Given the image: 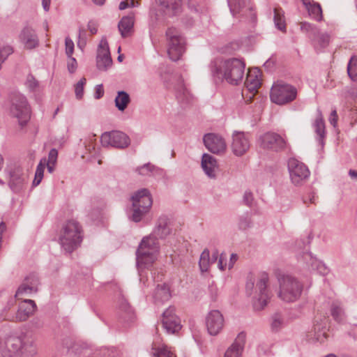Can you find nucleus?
Returning a JSON list of instances; mask_svg holds the SVG:
<instances>
[{
	"mask_svg": "<svg viewBox=\"0 0 357 357\" xmlns=\"http://www.w3.org/2000/svg\"><path fill=\"white\" fill-rule=\"evenodd\" d=\"M37 354V347L31 337L25 334L19 336L8 335L6 347L2 351L3 357H33Z\"/></svg>",
	"mask_w": 357,
	"mask_h": 357,
	"instance_id": "nucleus-1",
	"label": "nucleus"
},
{
	"mask_svg": "<svg viewBox=\"0 0 357 357\" xmlns=\"http://www.w3.org/2000/svg\"><path fill=\"white\" fill-rule=\"evenodd\" d=\"M82 228L75 220H68L62 227L59 241L63 250L72 253L80 246L82 241Z\"/></svg>",
	"mask_w": 357,
	"mask_h": 357,
	"instance_id": "nucleus-2",
	"label": "nucleus"
},
{
	"mask_svg": "<svg viewBox=\"0 0 357 357\" xmlns=\"http://www.w3.org/2000/svg\"><path fill=\"white\" fill-rule=\"evenodd\" d=\"M245 67L243 61L234 58L225 61L218 67H214L212 72L219 79H225L228 83L237 85L243 77Z\"/></svg>",
	"mask_w": 357,
	"mask_h": 357,
	"instance_id": "nucleus-3",
	"label": "nucleus"
},
{
	"mask_svg": "<svg viewBox=\"0 0 357 357\" xmlns=\"http://www.w3.org/2000/svg\"><path fill=\"white\" fill-rule=\"evenodd\" d=\"M131 200L132 202L131 219L132 221L138 222L149 211L153 204L152 197L147 188H142L133 194Z\"/></svg>",
	"mask_w": 357,
	"mask_h": 357,
	"instance_id": "nucleus-4",
	"label": "nucleus"
},
{
	"mask_svg": "<svg viewBox=\"0 0 357 357\" xmlns=\"http://www.w3.org/2000/svg\"><path fill=\"white\" fill-rule=\"evenodd\" d=\"M167 54L173 61H178L185 51V38L181 31L175 27L167 29Z\"/></svg>",
	"mask_w": 357,
	"mask_h": 357,
	"instance_id": "nucleus-5",
	"label": "nucleus"
},
{
	"mask_svg": "<svg viewBox=\"0 0 357 357\" xmlns=\"http://www.w3.org/2000/svg\"><path fill=\"white\" fill-rule=\"evenodd\" d=\"M10 114L17 119L19 125L22 128L31 118L30 106L26 98L20 93H15L11 98Z\"/></svg>",
	"mask_w": 357,
	"mask_h": 357,
	"instance_id": "nucleus-6",
	"label": "nucleus"
},
{
	"mask_svg": "<svg viewBox=\"0 0 357 357\" xmlns=\"http://www.w3.org/2000/svg\"><path fill=\"white\" fill-rule=\"evenodd\" d=\"M272 102L283 105L290 102V84L282 79L275 81L270 91Z\"/></svg>",
	"mask_w": 357,
	"mask_h": 357,
	"instance_id": "nucleus-7",
	"label": "nucleus"
},
{
	"mask_svg": "<svg viewBox=\"0 0 357 357\" xmlns=\"http://www.w3.org/2000/svg\"><path fill=\"white\" fill-rule=\"evenodd\" d=\"M101 143L103 146H113L124 149L130 144V137L124 132L119 130L105 132L101 135Z\"/></svg>",
	"mask_w": 357,
	"mask_h": 357,
	"instance_id": "nucleus-8",
	"label": "nucleus"
},
{
	"mask_svg": "<svg viewBox=\"0 0 357 357\" xmlns=\"http://www.w3.org/2000/svg\"><path fill=\"white\" fill-rule=\"evenodd\" d=\"M269 278L268 273L264 272L260 275L259 281L257 283V288L259 291L257 296L253 298V307L255 310H261L267 305L270 296L267 290V284Z\"/></svg>",
	"mask_w": 357,
	"mask_h": 357,
	"instance_id": "nucleus-9",
	"label": "nucleus"
},
{
	"mask_svg": "<svg viewBox=\"0 0 357 357\" xmlns=\"http://www.w3.org/2000/svg\"><path fill=\"white\" fill-rule=\"evenodd\" d=\"M259 144L264 149L280 151L286 147L287 142L279 134L267 132L259 137Z\"/></svg>",
	"mask_w": 357,
	"mask_h": 357,
	"instance_id": "nucleus-10",
	"label": "nucleus"
},
{
	"mask_svg": "<svg viewBox=\"0 0 357 357\" xmlns=\"http://www.w3.org/2000/svg\"><path fill=\"white\" fill-rule=\"evenodd\" d=\"M175 307L169 306L163 313L162 324L167 333L174 334L181 328V320L175 313Z\"/></svg>",
	"mask_w": 357,
	"mask_h": 357,
	"instance_id": "nucleus-11",
	"label": "nucleus"
},
{
	"mask_svg": "<svg viewBox=\"0 0 357 357\" xmlns=\"http://www.w3.org/2000/svg\"><path fill=\"white\" fill-rule=\"evenodd\" d=\"M112 64L109 45L105 38H102L98 48L96 66L100 70H107Z\"/></svg>",
	"mask_w": 357,
	"mask_h": 357,
	"instance_id": "nucleus-12",
	"label": "nucleus"
},
{
	"mask_svg": "<svg viewBox=\"0 0 357 357\" xmlns=\"http://www.w3.org/2000/svg\"><path fill=\"white\" fill-rule=\"evenodd\" d=\"M162 15L174 17L182 12V0H155Z\"/></svg>",
	"mask_w": 357,
	"mask_h": 357,
	"instance_id": "nucleus-13",
	"label": "nucleus"
},
{
	"mask_svg": "<svg viewBox=\"0 0 357 357\" xmlns=\"http://www.w3.org/2000/svg\"><path fill=\"white\" fill-rule=\"evenodd\" d=\"M28 183L27 176L20 167L13 168L10 172L8 185L14 192H20L25 188Z\"/></svg>",
	"mask_w": 357,
	"mask_h": 357,
	"instance_id": "nucleus-14",
	"label": "nucleus"
},
{
	"mask_svg": "<svg viewBox=\"0 0 357 357\" xmlns=\"http://www.w3.org/2000/svg\"><path fill=\"white\" fill-rule=\"evenodd\" d=\"M204 144L207 149L213 153H220L226 150L225 139L218 135L208 133L204 136Z\"/></svg>",
	"mask_w": 357,
	"mask_h": 357,
	"instance_id": "nucleus-15",
	"label": "nucleus"
},
{
	"mask_svg": "<svg viewBox=\"0 0 357 357\" xmlns=\"http://www.w3.org/2000/svg\"><path fill=\"white\" fill-rule=\"evenodd\" d=\"M206 324L210 335H218L224 326L222 314L218 310H211L206 317Z\"/></svg>",
	"mask_w": 357,
	"mask_h": 357,
	"instance_id": "nucleus-16",
	"label": "nucleus"
},
{
	"mask_svg": "<svg viewBox=\"0 0 357 357\" xmlns=\"http://www.w3.org/2000/svg\"><path fill=\"white\" fill-rule=\"evenodd\" d=\"M231 149L234 155L241 156L250 149L248 137L243 132H235L232 135Z\"/></svg>",
	"mask_w": 357,
	"mask_h": 357,
	"instance_id": "nucleus-17",
	"label": "nucleus"
},
{
	"mask_svg": "<svg viewBox=\"0 0 357 357\" xmlns=\"http://www.w3.org/2000/svg\"><path fill=\"white\" fill-rule=\"evenodd\" d=\"M310 176L308 168L301 162L291 158V183L299 184Z\"/></svg>",
	"mask_w": 357,
	"mask_h": 357,
	"instance_id": "nucleus-18",
	"label": "nucleus"
},
{
	"mask_svg": "<svg viewBox=\"0 0 357 357\" xmlns=\"http://www.w3.org/2000/svg\"><path fill=\"white\" fill-rule=\"evenodd\" d=\"M175 91L176 99L183 107H188L193 102L194 97L185 86L181 77H179L175 86Z\"/></svg>",
	"mask_w": 357,
	"mask_h": 357,
	"instance_id": "nucleus-19",
	"label": "nucleus"
},
{
	"mask_svg": "<svg viewBox=\"0 0 357 357\" xmlns=\"http://www.w3.org/2000/svg\"><path fill=\"white\" fill-rule=\"evenodd\" d=\"M25 48L31 50L39 45V40L35 30L30 26H25L19 36Z\"/></svg>",
	"mask_w": 357,
	"mask_h": 357,
	"instance_id": "nucleus-20",
	"label": "nucleus"
},
{
	"mask_svg": "<svg viewBox=\"0 0 357 357\" xmlns=\"http://www.w3.org/2000/svg\"><path fill=\"white\" fill-rule=\"evenodd\" d=\"M275 275L280 284L278 297L287 303L290 302V276L282 273L279 269L276 270Z\"/></svg>",
	"mask_w": 357,
	"mask_h": 357,
	"instance_id": "nucleus-21",
	"label": "nucleus"
},
{
	"mask_svg": "<svg viewBox=\"0 0 357 357\" xmlns=\"http://www.w3.org/2000/svg\"><path fill=\"white\" fill-rule=\"evenodd\" d=\"M171 232L169 218L165 215H160L156 221L155 227L152 234L158 238L165 239Z\"/></svg>",
	"mask_w": 357,
	"mask_h": 357,
	"instance_id": "nucleus-22",
	"label": "nucleus"
},
{
	"mask_svg": "<svg viewBox=\"0 0 357 357\" xmlns=\"http://www.w3.org/2000/svg\"><path fill=\"white\" fill-rule=\"evenodd\" d=\"M36 309V305L33 300L26 299L19 306L15 312V318L17 322L25 321L33 314Z\"/></svg>",
	"mask_w": 357,
	"mask_h": 357,
	"instance_id": "nucleus-23",
	"label": "nucleus"
},
{
	"mask_svg": "<svg viewBox=\"0 0 357 357\" xmlns=\"http://www.w3.org/2000/svg\"><path fill=\"white\" fill-rule=\"evenodd\" d=\"M245 340V333H239L234 343L226 350L224 357H241L244 349Z\"/></svg>",
	"mask_w": 357,
	"mask_h": 357,
	"instance_id": "nucleus-24",
	"label": "nucleus"
},
{
	"mask_svg": "<svg viewBox=\"0 0 357 357\" xmlns=\"http://www.w3.org/2000/svg\"><path fill=\"white\" fill-rule=\"evenodd\" d=\"M156 253L157 252L137 250V266L139 271H142L144 268H149L152 266L156 259Z\"/></svg>",
	"mask_w": 357,
	"mask_h": 357,
	"instance_id": "nucleus-25",
	"label": "nucleus"
},
{
	"mask_svg": "<svg viewBox=\"0 0 357 357\" xmlns=\"http://www.w3.org/2000/svg\"><path fill=\"white\" fill-rule=\"evenodd\" d=\"M118 28L123 38L130 36L134 32V14L123 17L118 24Z\"/></svg>",
	"mask_w": 357,
	"mask_h": 357,
	"instance_id": "nucleus-26",
	"label": "nucleus"
},
{
	"mask_svg": "<svg viewBox=\"0 0 357 357\" xmlns=\"http://www.w3.org/2000/svg\"><path fill=\"white\" fill-rule=\"evenodd\" d=\"M310 18L320 22L323 19L322 9L320 4L314 0H301Z\"/></svg>",
	"mask_w": 357,
	"mask_h": 357,
	"instance_id": "nucleus-27",
	"label": "nucleus"
},
{
	"mask_svg": "<svg viewBox=\"0 0 357 357\" xmlns=\"http://www.w3.org/2000/svg\"><path fill=\"white\" fill-rule=\"evenodd\" d=\"M202 167L208 177L211 178H215V172L218 166L217 161L214 157L209 154L204 153L202 159Z\"/></svg>",
	"mask_w": 357,
	"mask_h": 357,
	"instance_id": "nucleus-28",
	"label": "nucleus"
},
{
	"mask_svg": "<svg viewBox=\"0 0 357 357\" xmlns=\"http://www.w3.org/2000/svg\"><path fill=\"white\" fill-rule=\"evenodd\" d=\"M119 319L121 321L129 324L134 321L135 314L130 304L123 298L119 303Z\"/></svg>",
	"mask_w": 357,
	"mask_h": 357,
	"instance_id": "nucleus-29",
	"label": "nucleus"
},
{
	"mask_svg": "<svg viewBox=\"0 0 357 357\" xmlns=\"http://www.w3.org/2000/svg\"><path fill=\"white\" fill-rule=\"evenodd\" d=\"M303 258L307 265L311 268L312 270L317 271L321 274H326L327 268L325 264L320 260L317 259L310 252L303 253Z\"/></svg>",
	"mask_w": 357,
	"mask_h": 357,
	"instance_id": "nucleus-30",
	"label": "nucleus"
},
{
	"mask_svg": "<svg viewBox=\"0 0 357 357\" xmlns=\"http://www.w3.org/2000/svg\"><path fill=\"white\" fill-rule=\"evenodd\" d=\"M158 239V238L151 233L149 236L142 238L137 249L140 250V251L144 250L151 252H158L159 250Z\"/></svg>",
	"mask_w": 357,
	"mask_h": 357,
	"instance_id": "nucleus-31",
	"label": "nucleus"
},
{
	"mask_svg": "<svg viewBox=\"0 0 357 357\" xmlns=\"http://www.w3.org/2000/svg\"><path fill=\"white\" fill-rule=\"evenodd\" d=\"M171 296L169 287L166 283L157 285L153 294L155 303H163L169 301Z\"/></svg>",
	"mask_w": 357,
	"mask_h": 357,
	"instance_id": "nucleus-32",
	"label": "nucleus"
},
{
	"mask_svg": "<svg viewBox=\"0 0 357 357\" xmlns=\"http://www.w3.org/2000/svg\"><path fill=\"white\" fill-rule=\"evenodd\" d=\"M314 130L318 135L317 141L319 144L324 146L325 137V123L322 114L320 110H317V116L314 123Z\"/></svg>",
	"mask_w": 357,
	"mask_h": 357,
	"instance_id": "nucleus-33",
	"label": "nucleus"
},
{
	"mask_svg": "<svg viewBox=\"0 0 357 357\" xmlns=\"http://www.w3.org/2000/svg\"><path fill=\"white\" fill-rule=\"evenodd\" d=\"M331 36L327 33H318L312 38V45L317 50H321L328 47L330 43Z\"/></svg>",
	"mask_w": 357,
	"mask_h": 357,
	"instance_id": "nucleus-34",
	"label": "nucleus"
},
{
	"mask_svg": "<svg viewBox=\"0 0 357 357\" xmlns=\"http://www.w3.org/2000/svg\"><path fill=\"white\" fill-rule=\"evenodd\" d=\"M115 106L119 111L123 112L129 105L130 98L129 94L124 91H120L117 93L115 98Z\"/></svg>",
	"mask_w": 357,
	"mask_h": 357,
	"instance_id": "nucleus-35",
	"label": "nucleus"
},
{
	"mask_svg": "<svg viewBox=\"0 0 357 357\" xmlns=\"http://www.w3.org/2000/svg\"><path fill=\"white\" fill-rule=\"evenodd\" d=\"M14 305L15 301L13 299H11L8 302L7 305L0 312V321H8L11 322H17L16 318H15V313L10 312L11 307Z\"/></svg>",
	"mask_w": 357,
	"mask_h": 357,
	"instance_id": "nucleus-36",
	"label": "nucleus"
},
{
	"mask_svg": "<svg viewBox=\"0 0 357 357\" xmlns=\"http://www.w3.org/2000/svg\"><path fill=\"white\" fill-rule=\"evenodd\" d=\"M151 350L153 357H176L167 345L155 347V344H153Z\"/></svg>",
	"mask_w": 357,
	"mask_h": 357,
	"instance_id": "nucleus-37",
	"label": "nucleus"
},
{
	"mask_svg": "<svg viewBox=\"0 0 357 357\" xmlns=\"http://www.w3.org/2000/svg\"><path fill=\"white\" fill-rule=\"evenodd\" d=\"M331 314L337 321H342L345 317L344 310L342 304L335 301L331 305Z\"/></svg>",
	"mask_w": 357,
	"mask_h": 357,
	"instance_id": "nucleus-38",
	"label": "nucleus"
},
{
	"mask_svg": "<svg viewBox=\"0 0 357 357\" xmlns=\"http://www.w3.org/2000/svg\"><path fill=\"white\" fill-rule=\"evenodd\" d=\"M303 283L296 278H291V301L297 300L303 291Z\"/></svg>",
	"mask_w": 357,
	"mask_h": 357,
	"instance_id": "nucleus-39",
	"label": "nucleus"
},
{
	"mask_svg": "<svg viewBox=\"0 0 357 357\" xmlns=\"http://www.w3.org/2000/svg\"><path fill=\"white\" fill-rule=\"evenodd\" d=\"M211 264V261L209 250L208 249H205L201 254L199 262V268L202 272L207 271Z\"/></svg>",
	"mask_w": 357,
	"mask_h": 357,
	"instance_id": "nucleus-40",
	"label": "nucleus"
},
{
	"mask_svg": "<svg viewBox=\"0 0 357 357\" xmlns=\"http://www.w3.org/2000/svg\"><path fill=\"white\" fill-rule=\"evenodd\" d=\"M245 84L248 88V89L251 91L254 92L257 90L258 88L261 86V82L257 78V76H253L250 73L248 75L245 80Z\"/></svg>",
	"mask_w": 357,
	"mask_h": 357,
	"instance_id": "nucleus-41",
	"label": "nucleus"
},
{
	"mask_svg": "<svg viewBox=\"0 0 357 357\" xmlns=\"http://www.w3.org/2000/svg\"><path fill=\"white\" fill-rule=\"evenodd\" d=\"M159 170V168L150 162L136 168L135 172L142 176H150L152 173Z\"/></svg>",
	"mask_w": 357,
	"mask_h": 357,
	"instance_id": "nucleus-42",
	"label": "nucleus"
},
{
	"mask_svg": "<svg viewBox=\"0 0 357 357\" xmlns=\"http://www.w3.org/2000/svg\"><path fill=\"white\" fill-rule=\"evenodd\" d=\"M301 30L308 35V37L312 38L318 33V28L309 22H303L300 24Z\"/></svg>",
	"mask_w": 357,
	"mask_h": 357,
	"instance_id": "nucleus-43",
	"label": "nucleus"
},
{
	"mask_svg": "<svg viewBox=\"0 0 357 357\" xmlns=\"http://www.w3.org/2000/svg\"><path fill=\"white\" fill-rule=\"evenodd\" d=\"M347 73L352 80L357 79V56H353L350 59L347 66Z\"/></svg>",
	"mask_w": 357,
	"mask_h": 357,
	"instance_id": "nucleus-44",
	"label": "nucleus"
},
{
	"mask_svg": "<svg viewBox=\"0 0 357 357\" xmlns=\"http://www.w3.org/2000/svg\"><path fill=\"white\" fill-rule=\"evenodd\" d=\"M40 160V163L38 165L36 173H35V178L33 181V185L36 186L39 185L43 178V174H44V169H45V164L46 162V159L44 158Z\"/></svg>",
	"mask_w": 357,
	"mask_h": 357,
	"instance_id": "nucleus-45",
	"label": "nucleus"
},
{
	"mask_svg": "<svg viewBox=\"0 0 357 357\" xmlns=\"http://www.w3.org/2000/svg\"><path fill=\"white\" fill-rule=\"evenodd\" d=\"M274 22L276 27L282 31H285L286 26L284 16L280 12V9L275 8L274 9Z\"/></svg>",
	"mask_w": 357,
	"mask_h": 357,
	"instance_id": "nucleus-46",
	"label": "nucleus"
},
{
	"mask_svg": "<svg viewBox=\"0 0 357 357\" xmlns=\"http://www.w3.org/2000/svg\"><path fill=\"white\" fill-rule=\"evenodd\" d=\"M230 11L233 15L239 13L243 8L245 6L244 0H227Z\"/></svg>",
	"mask_w": 357,
	"mask_h": 357,
	"instance_id": "nucleus-47",
	"label": "nucleus"
},
{
	"mask_svg": "<svg viewBox=\"0 0 357 357\" xmlns=\"http://www.w3.org/2000/svg\"><path fill=\"white\" fill-rule=\"evenodd\" d=\"M32 292H37V291L33 289V286H29L28 283L24 281L23 283L17 289L15 297L19 298L20 296L29 295Z\"/></svg>",
	"mask_w": 357,
	"mask_h": 357,
	"instance_id": "nucleus-48",
	"label": "nucleus"
},
{
	"mask_svg": "<svg viewBox=\"0 0 357 357\" xmlns=\"http://www.w3.org/2000/svg\"><path fill=\"white\" fill-rule=\"evenodd\" d=\"M13 53V48L10 45L3 46L0 49V70L2 63L7 59L9 55Z\"/></svg>",
	"mask_w": 357,
	"mask_h": 357,
	"instance_id": "nucleus-49",
	"label": "nucleus"
},
{
	"mask_svg": "<svg viewBox=\"0 0 357 357\" xmlns=\"http://www.w3.org/2000/svg\"><path fill=\"white\" fill-rule=\"evenodd\" d=\"M25 84L31 91H35L39 86L38 81L32 74L27 75Z\"/></svg>",
	"mask_w": 357,
	"mask_h": 357,
	"instance_id": "nucleus-50",
	"label": "nucleus"
},
{
	"mask_svg": "<svg viewBox=\"0 0 357 357\" xmlns=\"http://www.w3.org/2000/svg\"><path fill=\"white\" fill-rule=\"evenodd\" d=\"M62 344L68 349V351L72 350V352H76L78 349V344L70 337L63 338L62 340Z\"/></svg>",
	"mask_w": 357,
	"mask_h": 357,
	"instance_id": "nucleus-51",
	"label": "nucleus"
},
{
	"mask_svg": "<svg viewBox=\"0 0 357 357\" xmlns=\"http://www.w3.org/2000/svg\"><path fill=\"white\" fill-rule=\"evenodd\" d=\"M86 79L82 78L75 85V93L77 99H81L84 95V86L86 84Z\"/></svg>",
	"mask_w": 357,
	"mask_h": 357,
	"instance_id": "nucleus-52",
	"label": "nucleus"
},
{
	"mask_svg": "<svg viewBox=\"0 0 357 357\" xmlns=\"http://www.w3.org/2000/svg\"><path fill=\"white\" fill-rule=\"evenodd\" d=\"M283 319L279 314H275L273 317V321L271 323V329L273 331H278L282 326Z\"/></svg>",
	"mask_w": 357,
	"mask_h": 357,
	"instance_id": "nucleus-53",
	"label": "nucleus"
},
{
	"mask_svg": "<svg viewBox=\"0 0 357 357\" xmlns=\"http://www.w3.org/2000/svg\"><path fill=\"white\" fill-rule=\"evenodd\" d=\"M252 224L251 218L246 214L245 215H243L239 219L238 227L241 229H246L250 227Z\"/></svg>",
	"mask_w": 357,
	"mask_h": 357,
	"instance_id": "nucleus-54",
	"label": "nucleus"
},
{
	"mask_svg": "<svg viewBox=\"0 0 357 357\" xmlns=\"http://www.w3.org/2000/svg\"><path fill=\"white\" fill-rule=\"evenodd\" d=\"M25 282L28 283L29 286H33V289L38 291V286L39 284V279L38 277L34 274L31 273L28 275L24 280Z\"/></svg>",
	"mask_w": 357,
	"mask_h": 357,
	"instance_id": "nucleus-55",
	"label": "nucleus"
},
{
	"mask_svg": "<svg viewBox=\"0 0 357 357\" xmlns=\"http://www.w3.org/2000/svg\"><path fill=\"white\" fill-rule=\"evenodd\" d=\"M243 201L245 205L248 207H252L255 203L253 194L251 191L247 190L243 195Z\"/></svg>",
	"mask_w": 357,
	"mask_h": 357,
	"instance_id": "nucleus-56",
	"label": "nucleus"
},
{
	"mask_svg": "<svg viewBox=\"0 0 357 357\" xmlns=\"http://www.w3.org/2000/svg\"><path fill=\"white\" fill-rule=\"evenodd\" d=\"M65 45L66 54L68 57H70L74 52V43L70 38L66 37L65 39Z\"/></svg>",
	"mask_w": 357,
	"mask_h": 357,
	"instance_id": "nucleus-57",
	"label": "nucleus"
},
{
	"mask_svg": "<svg viewBox=\"0 0 357 357\" xmlns=\"http://www.w3.org/2000/svg\"><path fill=\"white\" fill-rule=\"evenodd\" d=\"M86 44V31L83 28H79V40L77 42V46L82 49L85 47Z\"/></svg>",
	"mask_w": 357,
	"mask_h": 357,
	"instance_id": "nucleus-58",
	"label": "nucleus"
},
{
	"mask_svg": "<svg viewBox=\"0 0 357 357\" xmlns=\"http://www.w3.org/2000/svg\"><path fill=\"white\" fill-rule=\"evenodd\" d=\"M69 58V61H68V70L70 73H73L75 72L77 66V61L76 59L73 57L72 56Z\"/></svg>",
	"mask_w": 357,
	"mask_h": 357,
	"instance_id": "nucleus-59",
	"label": "nucleus"
},
{
	"mask_svg": "<svg viewBox=\"0 0 357 357\" xmlns=\"http://www.w3.org/2000/svg\"><path fill=\"white\" fill-rule=\"evenodd\" d=\"M315 338L317 341L323 342L326 338V333L324 331H321L319 326L314 327Z\"/></svg>",
	"mask_w": 357,
	"mask_h": 357,
	"instance_id": "nucleus-60",
	"label": "nucleus"
},
{
	"mask_svg": "<svg viewBox=\"0 0 357 357\" xmlns=\"http://www.w3.org/2000/svg\"><path fill=\"white\" fill-rule=\"evenodd\" d=\"M58 151L56 149H52L48 154V160L47 162L49 163H55L57 160Z\"/></svg>",
	"mask_w": 357,
	"mask_h": 357,
	"instance_id": "nucleus-61",
	"label": "nucleus"
},
{
	"mask_svg": "<svg viewBox=\"0 0 357 357\" xmlns=\"http://www.w3.org/2000/svg\"><path fill=\"white\" fill-rule=\"evenodd\" d=\"M317 199V197L315 195L314 192L309 194L305 198H304L303 202L305 204L309 205L310 204H316Z\"/></svg>",
	"mask_w": 357,
	"mask_h": 357,
	"instance_id": "nucleus-62",
	"label": "nucleus"
},
{
	"mask_svg": "<svg viewBox=\"0 0 357 357\" xmlns=\"http://www.w3.org/2000/svg\"><path fill=\"white\" fill-rule=\"evenodd\" d=\"M330 123L333 126L336 127L337 123V114L336 109H333L328 119Z\"/></svg>",
	"mask_w": 357,
	"mask_h": 357,
	"instance_id": "nucleus-63",
	"label": "nucleus"
},
{
	"mask_svg": "<svg viewBox=\"0 0 357 357\" xmlns=\"http://www.w3.org/2000/svg\"><path fill=\"white\" fill-rule=\"evenodd\" d=\"M104 95L102 84L97 85L96 87L95 98L99 99Z\"/></svg>",
	"mask_w": 357,
	"mask_h": 357,
	"instance_id": "nucleus-64",
	"label": "nucleus"
}]
</instances>
